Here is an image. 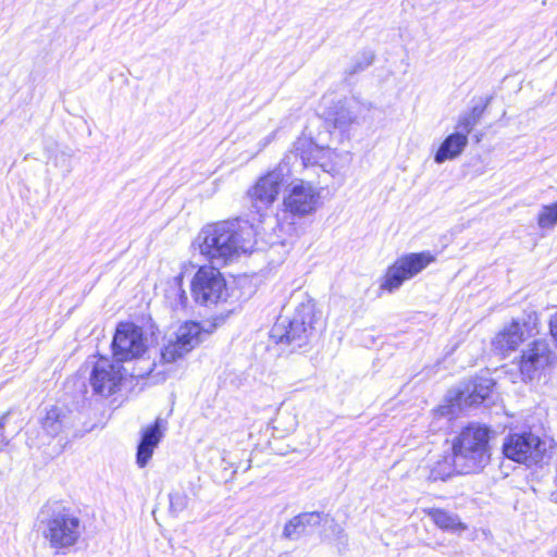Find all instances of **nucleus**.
Segmentation results:
<instances>
[{
	"label": "nucleus",
	"instance_id": "f257e3e1",
	"mask_svg": "<svg viewBox=\"0 0 557 557\" xmlns=\"http://www.w3.org/2000/svg\"><path fill=\"white\" fill-rule=\"evenodd\" d=\"M200 253L214 267H223L251 252L256 232L248 222L223 221L205 226L197 236Z\"/></svg>",
	"mask_w": 557,
	"mask_h": 557
},
{
	"label": "nucleus",
	"instance_id": "4be33fe9",
	"mask_svg": "<svg viewBox=\"0 0 557 557\" xmlns=\"http://www.w3.org/2000/svg\"><path fill=\"white\" fill-rule=\"evenodd\" d=\"M430 473L428 479L431 481L442 480L450 478L454 473L457 472V467L455 466L454 455L450 457L443 456L436 461L432 462L430 466Z\"/></svg>",
	"mask_w": 557,
	"mask_h": 557
},
{
	"label": "nucleus",
	"instance_id": "2eb2a0df",
	"mask_svg": "<svg viewBox=\"0 0 557 557\" xmlns=\"http://www.w3.org/2000/svg\"><path fill=\"white\" fill-rule=\"evenodd\" d=\"M322 104L326 122L338 129H346L356 122L360 113V104L356 99H334L331 96H324Z\"/></svg>",
	"mask_w": 557,
	"mask_h": 557
},
{
	"label": "nucleus",
	"instance_id": "7c9ffc66",
	"mask_svg": "<svg viewBox=\"0 0 557 557\" xmlns=\"http://www.w3.org/2000/svg\"><path fill=\"white\" fill-rule=\"evenodd\" d=\"M4 424H5V416L0 418V431L4 429Z\"/></svg>",
	"mask_w": 557,
	"mask_h": 557
},
{
	"label": "nucleus",
	"instance_id": "9b49d317",
	"mask_svg": "<svg viewBox=\"0 0 557 557\" xmlns=\"http://www.w3.org/2000/svg\"><path fill=\"white\" fill-rule=\"evenodd\" d=\"M126 374V370L115 360L100 357L92 367L89 383L92 392L102 397H109L116 393Z\"/></svg>",
	"mask_w": 557,
	"mask_h": 557
},
{
	"label": "nucleus",
	"instance_id": "bb28decb",
	"mask_svg": "<svg viewBox=\"0 0 557 557\" xmlns=\"http://www.w3.org/2000/svg\"><path fill=\"white\" fill-rule=\"evenodd\" d=\"M487 103H488V101H486V103H484L483 106H474L472 108V110L470 112H468V113L472 116V119L474 121H476L479 123L480 120L483 116V113H484V111L486 109Z\"/></svg>",
	"mask_w": 557,
	"mask_h": 557
},
{
	"label": "nucleus",
	"instance_id": "1a4fd4ad",
	"mask_svg": "<svg viewBox=\"0 0 557 557\" xmlns=\"http://www.w3.org/2000/svg\"><path fill=\"white\" fill-rule=\"evenodd\" d=\"M288 177L289 169L285 160L261 176L248 193L253 208L261 211L271 207Z\"/></svg>",
	"mask_w": 557,
	"mask_h": 557
},
{
	"label": "nucleus",
	"instance_id": "39448f33",
	"mask_svg": "<svg viewBox=\"0 0 557 557\" xmlns=\"http://www.w3.org/2000/svg\"><path fill=\"white\" fill-rule=\"evenodd\" d=\"M111 348L116 362L132 360L144 362L143 357L148 350V338L140 326L133 322H121L115 329Z\"/></svg>",
	"mask_w": 557,
	"mask_h": 557
},
{
	"label": "nucleus",
	"instance_id": "0eeeda50",
	"mask_svg": "<svg viewBox=\"0 0 557 557\" xmlns=\"http://www.w3.org/2000/svg\"><path fill=\"white\" fill-rule=\"evenodd\" d=\"M191 293L196 302L210 306L225 301L228 293L226 282L216 267L200 268L191 282Z\"/></svg>",
	"mask_w": 557,
	"mask_h": 557
},
{
	"label": "nucleus",
	"instance_id": "6ab92c4d",
	"mask_svg": "<svg viewBox=\"0 0 557 557\" xmlns=\"http://www.w3.org/2000/svg\"><path fill=\"white\" fill-rule=\"evenodd\" d=\"M468 145V137L466 134L455 132L448 135L441 146L438 147L434 161L442 164L447 160H453L459 157Z\"/></svg>",
	"mask_w": 557,
	"mask_h": 557
},
{
	"label": "nucleus",
	"instance_id": "9d476101",
	"mask_svg": "<svg viewBox=\"0 0 557 557\" xmlns=\"http://www.w3.org/2000/svg\"><path fill=\"white\" fill-rule=\"evenodd\" d=\"M537 330V315L532 312L523 319H513L505 325L494 337L493 348L502 355H507L518 348L527 339L535 336Z\"/></svg>",
	"mask_w": 557,
	"mask_h": 557
},
{
	"label": "nucleus",
	"instance_id": "4468645a",
	"mask_svg": "<svg viewBox=\"0 0 557 557\" xmlns=\"http://www.w3.org/2000/svg\"><path fill=\"white\" fill-rule=\"evenodd\" d=\"M552 350L545 339H534L523 349L519 361V369L523 380H533L550 362Z\"/></svg>",
	"mask_w": 557,
	"mask_h": 557
},
{
	"label": "nucleus",
	"instance_id": "f3484780",
	"mask_svg": "<svg viewBox=\"0 0 557 557\" xmlns=\"http://www.w3.org/2000/svg\"><path fill=\"white\" fill-rule=\"evenodd\" d=\"M323 513L319 511L301 512L288 520L283 529L282 537L297 541L312 528L320 525Z\"/></svg>",
	"mask_w": 557,
	"mask_h": 557
},
{
	"label": "nucleus",
	"instance_id": "20e7f679",
	"mask_svg": "<svg viewBox=\"0 0 557 557\" xmlns=\"http://www.w3.org/2000/svg\"><path fill=\"white\" fill-rule=\"evenodd\" d=\"M42 535L51 548L63 550L74 546L83 532L81 519L70 509L60 508L41 521Z\"/></svg>",
	"mask_w": 557,
	"mask_h": 557
},
{
	"label": "nucleus",
	"instance_id": "a211bd4d",
	"mask_svg": "<svg viewBox=\"0 0 557 557\" xmlns=\"http://www.w3.org/2000/svg\"><path fill=\"white\" fill-rule=\"evenodd\" d=\"M40 424L49 437H55L73 426L70 413L58 406L46 409L45 416L40 419Z\"/></svg>",
	"mask_w": 557,
	"mask_h": 557
},
{
	"label": "nucleus",
	"instance_id": "ddd939ff",
	"mask_svg": "<svg viewBox=\"0 0 557 557\" xmlns=\"http://www.w3.org/2000/svg\"><path fill=\"white\" fill-rule=\"evenodd\" d=\"M201 327L196 322H187L180 326L175 333V339H170L161 351L164 362H175L194 349L201 339Z\"/></svg>",
	"mask_w": 557,
	"mask_h": 557
},
{
	"label": "nucleus",
	"instance_id": "c85d7f7f",
	"mask_svg": "<svg viewBox=\"0 0 557 557\" xmlns=\"http://www.w3.org/2000/svg\"><path fill=\"white\" fill-rule=\"evenodd\" d=\"M373 59H374V55L372 53H369L366 57L364 65H359L358 69L354 70V72H357L358 70H363L364 67H367L368 65H370L373 62Z\"/></svg>",
	"mask_w": 557,
	"mask_h": 557
},
{
	"label": "nucleus",
	"instance_id": "5701e85b",
	"mask_svg": "<svg viewBox=\"0 0 557 557\" xmlns=\"http://www.w3.org/2000/svg\"><path fill=\"white\" fill-rule=\"evenodd\" d=\"M537 224L541 228H554L557 224V203L543 206L537 215Z\"/></svg>",
	"mask_w": 557,
	"mask_h": 557
},
{
	"label": "nucleus",
	"instance_id": "412c9836",
	"mask_svg": "<svg viewBox=\"0 0 557 557\" xmlns=\"http://www.w3.org/2000/svg\"><path fill=\"white\" fill-rule=\"evenodd\" d=\"M423 511L442 530L456 532L467 529V525L459 520L457 515L438 508H426Z\"/></svg>",
	"mask_w": 557,
	"mask_h": 557
},
{
	"label": "nucleus",
	"instance_id": "c756f323",
	"mask_svg": "<svg viewBox=\"0 0 557 557\" xmlns=\"http://www.w3.org/2000/svg\"><path fill=\"white\" fill-rule=\"evenodd\" d=\"M275 137V132H273L272 134H270L269 136H267L262 143H261V148H264L267 147Z\"/></svg>",
	"mask_w": 557,
	"mask_h": 557
},
{
	"label": "nucleus",
	"instance_id": "dca6fc26",
	"mask_svg": "<svg viewBox=\"0 0 557 557\" xmlns=\"http://www.w3.org/2000/svg\"><path fill=\"white\" fill-rule=\"evenodd\" d=\"M165 429V421L158 418L154 423L148 426L141 435L137 447L136 462L138 467L144 468L152 457L154 448L160 443Z\"/></svg>",
	"mask_w": 557,
	"mask_h": 557
},
{
	"label": "nucleus",
	"instance_id": "f8f14e48",
	"mask_svg": "<svg viewBox=\"0 0 557 557\" xmlns=\"http://www.w3.org/2000/svg\"><path fill=\"white\" fill-rule=\"evenodd\" d=\"M544 450L540 437L531 432L509 434L503 444L507 458L528 466L537 463Z\"/></svg>",
	"mask_w": 557,
	"mask_h": 557
},
{
	"label": "nucleus",
	"instance_id": "b1692460",
	"mask_svg": "<svg viewBox=\"0 0 557 557\" xmlns=\"http://www.w3.org/2000/svg\"><path fill=\"white\" fill-rule=\"evenodd\" d=\"M189 503V498L184 491H175L170 494V509L174 513L184 511Z\"/></svg>",
	"mask_w": 557,
	"mask_h": 557
},
{
	"label": "nucleus",
	"instance_id": "aec40b11",
	"mask_svg": "<svg viewBox=\"0 0 557 557\" xmlns=\"http://www.w3.org/2000/svg\"><path fill=\"white\" fill-rule=\"evenodd\" d=\"M493 385L491 379L480 377L473 383L471 391L468 387L466 392L459 393V400L469 406L479 405L488 397Z\"/></svg>",
	"mask_w": 557,
	"mask_h": 557
},
{
	"label": "nucleus",
	"instance_id": "cd10ccee",
	"mask_svg": "<svg viewBox=\"0 0 557 557\" xmlns=\"http://www.w3.org/2000/svg\"><path fill=\"white\" fill-rule=\"evenodd\" d=\"M181 280H177L175 282L174 290L180 295L181 306L185 307V304L187 301V296L185 295V292L181 289Z\"/></svg>",
	"mask_w": 557,
	"mask_h": 557
},
{
	"label": "nucleus",
	"instance_id": "6e6552de",
	"mask_svg": "<svg viewBox=\"0 0 557 557\" xmlns=\"http://www.w3.org/2000/svg\"><path fill=\"white\" fill-rule=\"evenodd\" d=\"M321 193L311 182L296 178L286 188L283 199L284 210L294 216L302 218L315 212Z\"/></svg>",
	"mask_w": 557,
	"mask_h": 557
},
{
	"label": "nucleus",
	"instance_id": "423d86ee",
	"mask_svg": "<svg viewBox=\"0 0 557 557\" xmlns=\"http://www.w3.org/2000/svg\"><path fill=\"white\" fill-rule=\"evenodd\" d=\"M434 261L435 257L430 251L406 253L387 268L380 288L393 293Z\"/></svg>",
	"mask_w": 557,
	"mask_h": 557
},
{
	"label": "nucleus",
	"instance_id": "a878e982",
	"mask_svg": "<svg viewBox=\"0 0 557 557\" xmlns=\"http://www.w3.org/2000/svg\"><path fill=\"white\" fill-rule=\"evenodd\" d=\"M156 364L152 362H147V366L146 367H141L139 368L137 371L134 370L131 375L132 376H135V377H144L146 375H149L152 371H153V367Z\"/></svg>",
	"mask_w": 557,
	"mask_h": 557
},
{
	"label": "nucleus",
	"instance_id": "7ed1b4c3",
	"mask_svg": "<svg viewBox=\"0 0 557 557\" xmlns=\"http://www.w3.org/2000/svg\"><path fill=\"white\" fill-rule=\"evenodd\" d=\"M317 323L312 304H301L297 307L290 320L280 318L271 330V338L275 343L287 344L293 349L301 348L313 336Z\"/></svg>",
	"mask_w": 557,
	"mask_h": 557
},
{
	"label": "nucleus",
	"instance_id": "393cba45",
	"mask_svg": "<svg viewBox=\"0 0 557 557\" xmlns=\"http://www.w3.org/2000/svg\"><path fill=\"white\" fill-rule=\"evenodd\" d=\"M478 124L469 113L461 114L457 121L456 132L468 135L472 132Z\"/></svg>",
	"mask_w": 557,
	"mask_h": 557
},
{
	"label": "nucleus",
	"instance_id": "f03ea898",
	"mask_svg": "<svg viewBox=\"0 0 557 557\" xmlns=\"http://www.w3.org/2000/svg\"><path fill=\"white\" fill-rule=\"evenodd\" d=\"M491 429L480 423H469L453 441L455 466L459 474L475 473L491 459Z\"/></svg>",
	"mask_w": 557,
	"mask_h": 557
}]
</instances>
